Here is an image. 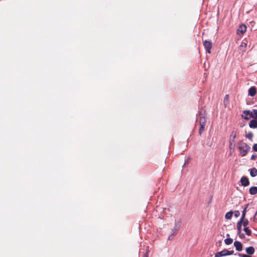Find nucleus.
I'll return each instance as SVG.
<instances>
[{"mask_svg":"<svg viewBox=\"0 0 257 257\" xmlns=\"http://www.w3.org/2000/svg\"><path fill=\"white\" fill-rule=\"evenodd\" d=\"M238 148L240 150L239 155L241 157L246 156L250 149V147L247 144H243V146H239Z\"/></svg>","mask_w":257,"mask_h":257,"instance_id":"1","label":"nucleus"},{"mask_svg":"<svg viewBox=\"0 0 257 257\" xmlns=\"http://www.w3.org/2000/svg\"><path fill=\"white\" fill-rule=\"evenodd\" d=\"M203 46L206 52L209 54L211 53V49L212 47V43L211 41L205 40L203 42Z\"/></svg>","mask_w":257,"mask_h":257,"instance_id":"2","label":"nucleus"},{"mask_svg":"<svg viewBox=\"0 0 257 257\" xmlns=\"http://www.w3.org/2000/svg\"><path fill=\"white\" fill-rule=\"evenodd\" d=\"M199 123L200 124L206 125V119L205 117V111L202 110L199 112Z\"/></svg>","mask_w":257,"mask_h":257,"instance_id":"3","label":"nucleus"},{"mask_svg":"<svg viewBox=\"0 0 257 257\" xmlns=\"http://www.w3.org/2000/svg\"><path fill=\"white\" fill-rule=\"evenodd\" d=\"M242 186L244 187L248 186L249 185V181L248 178L246 176H242L240 180Z\"/></svg>","mask_w":257,"mask_h":257,"instance_id":"4","label":"nucleus"},{"mask_svg":"<svg viewBox=\"0 0 257 257\" xmlns=\"http://www.w3.org/2000/svg\"><path fill=\"white\" fill-rule=\"evenodd\" d=\"M251 111L250 110H244L243 111L241 117L245 119L249 120L250 118Z\"/></svg>","mask_w":257,"mask_h":257,"instance_id":"5","label":"nucleus"},{"mask_svg":"<svg viewBox=\"0 0 257 257\" xmlns=\"http://www.w3.org/2000/svg\"><path fill=\"white\" fill-rule=\"evenodd\" d=\"M246 30V26L244 24H241L237 30L238 35L244 34Z\"/></svg>","mask_w":257,"mask_h":257,"instance_id":"6","label":"nucleus"},{"mask_svg":"<svg viewBox=\"0 0 257 257\" xmlns=\"http://www.w3.org/2000/svg\"><path fill=\"white\" fill-rule=\"evenodd\" d=\"M233 245L236 251H241L242 250L243 245L240 241H235L233 243Z\"/></svg>","mask_w":257,"mask_h":257,"instance_id":"7","label":"nucleus"},{"mask_svg":"<svg viewBox=\"0 0 257 257\" xmlns=\"http://www.w3.org/2000/svg\"><path fill=\"white\" fill-rule=\"evenodd\" d=\"M256 93V88L255 86H251L248 90V95L250 96H254Z\"/></svg>","mask_w":257,"mask_h":257,"instance_id":"8","label":"nucleus"},{"mask_svg":"<svg viewBox=\"0 0 257 257\" xmlns=\"http://www.w3.org/2000/svg\"><path fill=\"white\" fill-rule=\"evenodd\" d=\"M248 125L251 128H257V118L251 119Z\"/></svg>","mask_w":257,"mask_h":257,"instance_id":"9","label":"nucleus"},{"mask_svg":"<svg viewBox=\"0 0 257 257\" xmlns=\"http://www.w3.org/2000/svg\"><path fill=\"white\" fill-rule=\"evenodd\" d=\"M245 252L247 254L252 255L254 253L255 249L252 246H248L245 248Z\"/></svg>","mask_w":257,"mask_h":257,"instance_id":"10","label":"nucleus"},{"mask_svg":"<svg viewBox=\"0 0 257 257\" xmlns=\"http://www.w3.org/2000/svg\"><path fill=\"white\" fill-rule=\"evenodd\" d=\"M226 249H224L222 251L216 252L215 254V257H222L226 256Z\"/></svg>","mask_w":257,"mask_h":257,"instance_id":"11","label":"nucleus"},{"mask_svg":"<svg viewBox=\"0 0 257 257\" xmlns=\"http://www.w3.org/2000/svg\"><path fill=\"white\" fill-rule=\"evenodd\" d=\"M249 171L250 175L252 177H254L257 175V169L255 168H252L248 170Z\"/></svg>","mask_w":257,"mask_h":257,"instance_id":"12","label":"nucleus"},{"mask_svg":"<svg viewBox=\"0 0 257 257\" xmlns=\"http://www.w3.org/2000/svg\"><path fill=\"white\" fill-rule=\"evenodd\" d=\"M249 192L251 195H255L257 193V187L252 186L249 189Z\"/></svg>","mask_w":257,"mask_h":257,"instance_id":"13","label":"nucleus"},{"mask_svg":"<svg viewBox=\"0 0 257 257\" xmlns=\"http://www.w3.org/2000/svg\"><path fill=\"white\" fill-rule=\"evenodd\" d=\"M236 132L233 131L230 135L229 140H231L232 142H235V139L236 138Z\"/></svg>","mask_w":257,"mask_h":257,"instance_id":"14","label":"nucleus"},{"mask_svg":"<svg viewBox=\"0 0 257 257\" xmlns=\"http://www.w3.org/2000/svg\"><path fill=\"white\" fill-rule=\"evenodd\" d=\"M239 220L241 221V224L244 226V227H247V225L249 224V221L247 219L242 218L240 219Z\"/></svg>","mask_w":257,"mask_h":257,"instance_id":"15","label":"nucleus"},{"mask_svg":"<svg viewBox=\"0 0 257 257\" xmlns=\"http://www.w3.org/2000/svg\"><path fill=\"white\" fill-rule=\"evenodd\" d=\"M233 212L232 211L227 212L225 215V218L226 219H230L232 218Z\"/></svg>","mask_w":257,"mask_h":257,"instance_id":"16","label":"nucleus"},{"mask_svg":"<svg viewBox=\"0 0 257 257\" xmlns=\"http://www.w3.org/2000/svg\"><path fill=\"white\" fill-rule=\"evenodd\" d=\"M243 230L247 235L250 236L251 235V230L248 227H244Z\"/></svg>","mask_w":257,"mask_h":257,"instance_id":"17","label":"nucleus"},{"mask_svg":"<svg viewBox=\"0 0 257 257\" xmlns=\"http://www.w3.org/2000/svg\"><path fill=\"white\" fill-rule=\"evenodd\" d=\"M250 117L253 118L254 119L257 118V109H253L251 111Z\"/></svg>","mask_w":257,"mask_h":257,"instance_id":"18","label":"nucleus"},{"mask_svg":"<svg viewBox=\"0 0 257 257\" xmlns=\"http://www.w3.org/2000/svg\"><path fill=\"white\" fill-rule=\"evenodd\" d=\"M233 242V239L231 238H227L225 239L224 242L226 245H229Z\"/></svg>","mask_w":257,"mask_h":257,"instance_id":"19","label":"nucleus"},{"mask_svg":"<svg viewBox=\"0 0 257 257\" xmlns=\"http://www.w3.org/2000/svg\"><path fill=\"white\" fill-rule=\"evenodd\" d=\"M200 128L199 130L198 133H199V136H201L202 132L204 131L205 125V124H200Z\"/></svg>","mask_w":257,"mask_h":257,"instance_id":"20","label":"nucleus"},{"mask_svg":"<svg viewBox=\"0 0 257 257\" xmlns=\"http://www.w3.org/2000/svg\"><path fill=\"white\" fill-rule=\"evenodd\" d=\"M245 137L247 138L248 140L252 141V139L253 137V134L252 132H249L247 134L245 135Z\"/></svg>","mask_w":257,"mask_h":257,"instance_id":"21","label":"nucleus"},{"mask_svg":"<svg viewBox=\"0 0 257 257\" xmlns=\"http://www.w3.org/2000/svg\"><path fill=\"white\" fill-rule=\"evenodd\" d=\"M242 225V224H241V221L240 220H239L237 222V224H236V228H237V231H241Z\"/></svg>","mask_w":257,"mask_h":257,"instance_id":"22","label":"nucleus"},{"mask_svg":"<svg viewBox=\"0 0 257 257\" xmlns=\"http://www.w3.org/2000/svg\"><path fill=\"white\" fill-rule=\"evenodd\" d=\"M235 255H237L239 257H252L250 256V255L249 254H242L240 253H236L234 254Z\"/></svg>","mask_w":257,"mask_h":257,"instance_id":"23","label":"nucleus"},{"mask_svg":"<svg viewBox=\"0 0 257 257\" xmlns=\"http://www.w3.org/2000/svg\"><path fill=\"white\" fill-rule=\"evenodd\" d=\"M237 235L240 239H243L245 238V235L244 233L241 232V231H237Z\"/></svg>","mask_w":257,"mask_h":257,"instance_id":"24","label":"nucleus"},{"mask_svg":"<svg viewBox=\"0 0 257 257\" xmlns=\"http://www.w3.org/2000/svg\"><path fill=\"white\" fill-rule=\"evenodd\" d=\"M247 210H245V208H243L242 211L241 216L240 219L244 218L245 217L246 213Z\"/></svg>","mask_w":257,"mask_h":257,"instance_id":"25","label":"nucleus"},{"mask_svg":"<svg viewBox=\"0 0 257 257\" xmlns=\"http://www.w3.org/2000/svg\"><path fill=\"white\" fill-rule=\"evenodd\" d=\"M235 142H232L231 140H229V148L230 149H232V148H234L235 147Z\"/></svg>","mask_w":257,"mask_h":257,"instance_id":"26","label":"nucleus"},{"mask_svg":"<svg viewBox=\"0 0 257 257\" xmlns=\"http://www.w3.org/2000/svg\"><path fill=\"white\" fill-rule=\"evenodd\" d=\"M233 214H234L235 217L237 218L240 215V212L238 210H235Z\"/></svg>","mask_w":257,"mask_h":257,"instance_id":"27","label":"nucleus"},{"mask_svg":"<svg viewBox=\"0 0 257 257\" xmlns=\"http://www.w3.org/2000/svg\"><path fill=\"white\" fill-rule=\"evenodd\" d=\"M226 256L227 255H232L234 253V251L233 250H228L226 249Z\"/></svg>","mask_w":257,"mask_h":257,"instance_id":"28","label":"nucleus"},{"mask_svg":"<svg viewBox=\"0 0 257 257\" xmlns=\"http://www.w3.org/2000/svg\"><path fill=\"white\" fill-rule=\"evenodd\" d=\"M149 249L148 248L147 249L146 252L143 254V257H148V256H149Z\"/></svg>","mask_w":257,"mask_h":257,"instance_id":"29","label":"nucleus"},{"mask_svg":"<svg viewBox=\"0 0 257 257\" xmlns=\"http://www.w3.org/2000/svg\"><path fill=\"white\" fill-rule=\"evenodd\" d=\"M253 151L257 152V144H254L252 146Z\"/></svg>","mask_w":257,"mask_h":257,"instance_id":"30","label":"nucleus"},{"mask_svg":"<svg viewBox=\"0 0 257 257\" xmlns=\"http://www.w3.org/2000/svg\"><path fill=\"white\" fill-rule=\"evenodd\" d=\"M175 224L180 227L181 224V219H179Z\"/></svg>","mask_w":257,"mask_h":257,"instance_id":"31","label":"nucleus"},{"mask_svg":"<svg viewBox=\"0 0 257 257\" xmlns=\"http://www.w3.org/2000/svg\"><path fill=\"white\" fill-rule=\"evenodd\" d=\"M177 231L172 229L171 231V234L175 236L177 234Z\"/></svg>","mask_w":257,"mask_h":257,"instance_id":"32","label":"nucleus"},{"mask_svg":"<svg viewBox=\"0 0 257 257\" xmlns=\"http://www.w3.org/2000/svg\"><path fill=\"white\" fill-rule=\"evenodd\" d=\"M180 227L178 226V225H176V224H175L174 225V227L173 228L174 230H175L176 231H178V230L179 229V228Z\"/></svg>","mask_w":257,"mask_h":257,"instance_id":"33","label":"nucleus"},{"mask_svg":"<svg viewBox=\"0 0 257 257\" xmlns=\"http://www.w3.org/2000/svg\"><path fill=\"white\" fill-rule=\"evenodd\" d=\"M256 158V155L255 154H252L251 156L250 159L252 160H254Z\"/></svg>","mask_w":257,"mask_h":257,"instance_id":"34","label":"nucleus"},{"mask_svg":"<svg viewBox=\"0 0 257 257\" xmlns=\"http://www.w3.org/2000/svg\"><path fill=\"white\" fill-rule=\"evenodd\" d=\"M229 95L228 94L225 95L224 98V101L225 102L226 100L227 101L228 100Z\"/></svg>","mask_w":257,"mask_h":257,"instance_id":"35","label":"nucleus"},{"mask_svg":"<svg viewBox=\"0 0 257 257\" xmlns=\"http://www.w3.org/2000/svg\"><path fill=\"white\" fill-rule=\"evenodd\" d=\"M174 235H172V234H170L169 236H168V239L171 240H172L173 237H174Z\"/></svg>","mask_w":257,"mask_h":257,"instance_id":"36","label":"nucleus"},{"mask_svg":"<svg viewBox=\"0 0 257 257\" xmlns=\"http://www.w3.org/2000/svg\"><path fill=\"white\" fill-rule=\"evenodd\" d=\"M245 144V143H243L242 141H240L238 143V144L239 146H243V144Z\"/></svg>","mask_w":257,"mask_h":257,"instance_id":"37","label":"nucleus"},{"mask_svg":"<svg viewBox=\"0 0 257 257\" xmlns=\"http://www.w3.org/2000/svg\"><path fill=\"white\" fill-rule=\"evenodd\" d=\"M248 206V204H245L244 205V207H243V208H245V210H247V208Z\"/></svg>","mask_w":257,"mask_h":257,"instance_id":"38","label":"nucleus"},{"mask_svg":"<svg viewBox=\"0 0 257 257\" xmlns=\"http://www.w3.org/2000/svg\"><path fill=\"white\" fill-rule=\"evenodd\" d=\"M255 216H257V210H256V211L255 212Z\"/></svg>","mask_w":257,"mask_h":257,"instance_id":"39","label":"nucleus"},{"mask_svg":"<svg viewBox=\"0 0 257 257\" xmlns=\"http://www.w3.org/2000/svg\"><path fill=\"white\" fill-rule=\"evenodd\" d=\"M227 236H229V234H227Z\"/></svg>","mask_w":257,"mask_h":257,"instance_id":"40","label":"nucleus"}]
</instances>
